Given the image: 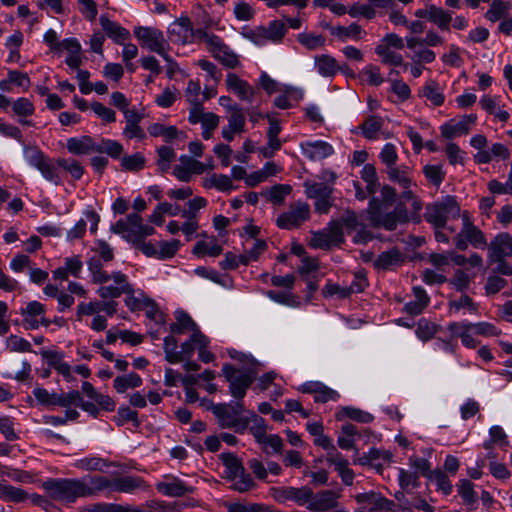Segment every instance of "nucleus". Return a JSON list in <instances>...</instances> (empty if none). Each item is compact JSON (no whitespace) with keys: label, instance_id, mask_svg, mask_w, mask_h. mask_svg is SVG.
I'll use <instances>...</instances> for the list:
<instances>
[{"label":"nucleus","instance_id":"f257e3e1","mask_svg":"<svg viewBox=\"0 0 512 512\" xmlns=\"http://www.w3.org/2000/svg\"><path fill=\"white\" fill-rule=\"evenodd\" d=\"M211 410L223 429H233L236 433H244L249 426V418L242 415V402L212 404Z\"/></svg>","mask_w":512,"mask_h":512},{"label":"nucleus","instance_id":"f03ea898","mask_svg":"<svg viewBox=\"0 0 512 512\" xmlns=\"http://www.w3.org/2000/svg\"><path fill=\"white\" fill-rule=\"evenodd\" d=\"M489 259L497 263V271L512 275V236L500 233L488 245Z\"/></svg>","mask_w":512,"mask_h":512},{"label":"nucleus","instance_id":"7ed1b4c3","mask_svg":"<svg viewBox=\"0 0 512 512\" xmlns=\"http://www.w3.org/2000/svg\"><path fill=\"white\" fill-rule=\"evenodd\" d=\"M111 231L121 235L132 244L139 239L155 234L154 227L143 224L142 217L138 213H131L125 219L118 220L111 226Z\"/></svg>","mask_w":512,"mask_h":512},{"label":"nucleus","instance_id":"20e7f679","mask_svg":"<svg viewBox=\"0 0 512 512\" xmlns=\"http://www.w3.org/2000/svg\"><path fill=\"white\" fill-rule=\"evenodd\" d=\"M222 373L229 383L230 394L236 399H242L253 383L257 371L251 368L237 369L226 363L222 367Z\"/></svg>","mask_w":512,"mask_h":512},{"label":"nucleus","instance_id":"39448f33","mask_svg":"<svg viewBox=\"0 0 512 512\" xmlns=\"http://www.w3.org/2000/svg\"><path fill=\"white\" fill-rule=\"evenodd\" d=\"M460 216V207L452 196H447L440 202L428 205L425 212L427 222L434 225L436 229H442L446 226L449 218Z\"/></svg>","mask_w":512,"mask_h":512},{"label":"nucleus","instance_id":"423d86ee","mask_svg":"<svg viewBox=\"0 0 512 512\" xmlns=\"http://www.w3.org/2000/svg\"><path fill=\"white\" fill-rule=\"evenodd\" d=\"M43 488L49 497L62 502H74L82 497L80 479H48Z\"/></svg>","mask_w":512,"mask_h":512},{"label":"nucleus","instance_id":"0eeeda50","mask_svg":"<svg viewBox=\"0 0 512 512\" xmlns=\"http://www.w3.org/2000/svg\"><path fill=\"white\" fill-rule=\"evenodd\" d=\"M461 219L462 228L454 238L456 248L466 250L469 244L475 248H485L487 246L486 237L484 233L473 224L467 211L461 214Z\"/></svg>","mask_w":512,"mask_h":512},{"label":"nucleus","instance_id":"6e6552de","mask_svg":"<svg viewBox=\"0 0 512 512\" xmlns=\"http://www.w3.org/2000/svg\"><path fill=\"white\" fill-rule=\"evenodd\" d=\"M133 34L139 40L141 46L151 52L161 56L169 50V44L163 32L155 27L136 26Z\"/></svg>","mask_w":512,"mask_h":512},{"label":"nucleus","instance_id":"1a4fd4ad","mask_svg":"<svg viewBox=\"0 0 512 512\" xmlns=\"http://www.w3.org/2000/svg\"><path fill=\"white\" fill-rule=\"evenodd\" d=\"M270 496L278 503L285 504L292 501L298 506H305L312 497V489L308 486L292 487L279 486L269 489Z\"/></svg>","mask_w":512,"mask_h":512},{"label":"nucleus","instance_id":"9d476101","mask_svg":"<svg viewBox=\"0 0 512 512\" xmlns=\"http://www.w3.org/2000/svg\"><path fill=\"white\" fill-rule=\"evenodd\" d=\"M310 218V206L305 202H295L289 209L280 214L276 224L281 229L291 230L300 227Z\"/></svg>","mask_w":512,"mask_h":512},{"label":"nucleus","instance_id":"9b49d317","mask_svg":"<svg viewBox=\"0 0 512 512\" xmlns=\"http://www.w3.org/2000/svg\"><path fill=\"white\" fill-rule=\"evenodd\" d=\"M370 220L375 227H382L388 231H393L399 224L408 222L409 217L406 207L398 204L392 212L385 214L371 210Z\"/></svg>","mask_w":512,"mask_h":512},{"label":"nucleus","instance_id":"f8f14e48","mask_svg":"<svg viewBox=\"0 0 512 512\" xmlns=\"http://www.w3.org/2000/svg\"><path fill=\"white\" fill-rule=\"evenodd\" d=\"M113 284L102 285L98 288L97 293L103 299L118 298L123 294H132L133 286L128 282L127 276L120 271L110 274Z\"/></svg>","mask_w":512,"mask_h":512},{"label":"nucleus","instance_id":"ddd939ff","mask_svg":"<svg viewBox=\"0 0 512 512\" xmlns=\"http://www.w3.org/2000/svg\"><path fill=\"white\" fill-rule=\"evenodd\" d=\"M360 512H387L392 509L393 502L377 492H365L355 496Z\"/></svg>","mask_w":512,"mask_h":512},{"label":"nucleus","instance_id":"4468645a","mask_svg":"<svg viewBox=\"0 0 512 512\" xmlns=\"http://www.w3.org/2000/svg\"><path fill=\"white\" fill-rule=\"evenodd\" d=\"M168 37L174 43L185 44L195 37L191 20L188 17H181L168 27Z\"/></svg>","mask_w":512,"mask_h":512},{"label":"nucleus","instance_id":"2eb2a0df","mask_svg":"<svg viewBox=\"0 0 512 512\" xmlns=\"http://www.w3.org/2000/svg\"><path fill=\"white\" fill-rule=\"evenodd\" d=\"M227 89L234 93L241 101L252 103L256 90L245 80L233 73L226 78Z\"/></svg>","mask_w":512,"mask_h":512},{"label":"nucleus","instance_id":"dca6fc26","mask_svg":"<svg viewBox=\"0 0 512 512\" xmlns=\"http://www.w3.org/2000/svg\"><path fill=\"white\" fill-rule=\"evenodd\" d=\"M476 120L475 114L463 116L459 121L450 120L441 126V135L446 139H453L462 134H468Z\"/></svg>","mask_w":512,"mask_h":512},{"label":"nucleus","instance_id":"f3484780","mask_svg":"<svg viewBox=\"0 0 512 512\" xmlns=\"http://www.w3.org/2000/svg\"><path fill=\"white\" fill-rule=\"evenodd\" d=\"M82 497L96 495L102 491L112 492V478L95 475L80 479Z\"/></svg>","mask_w":512,"mask_h":512},{"label":"nucleus","instance_id":"a211bd4d","mask_svg":"<svg viewBox=\"0 0 512 512\" xmlns=\"http://www.w3.org/2000/svg\"><path fill=\"white\" fill-rule=\"evenodd\" d=\"M339 494L332 490H324L314 494L307 503V509L314 512H324L335 508L338 504Z\"/></svg>","mask_w":512,"mask_h":512},{"label":"nucleus","instance_id":"6ab92c4d","mask_svg":"<svg viewBox=\"0 0 512 512\" xmlns=\"http://www.w3.org/2000/svg\"><path fill=\"white\" fill-rule=\"evenodd\" d=\"M330 178L331 182H316L306 180L303 184L306 196L314 200L329 198V196H331L334 191L333 184L336 179V174L331 172Z\"/></svg>","mask_w":512,"mask_h":512},{"label":"nucleus","instance_id":"aec40b11","mask_svg":"<svg viewBox=\"0 0 512 512\" xmlns=\"http://www.w3.org/2000/svg\"><path fill=\"white\" fill-rule=\"evenodd\" d=\"M67 150L74 155H87L97 153V141L90 136L73 137L67 140Z\"/></svg>","mask_w":512,"mask_h":512},{"label":"nucleus","instance_id":"412c9836","mask_svg":"<svg viewBox=\"0 0 512 512\" xmlns=\"http://www.w3.org/2000/svg\"><path fill=\"white\" fill-rule=\"evenodd\" d=\"M466 326H468L467 321L451 322L447 325V330L450 332L451 338H460L466 348L474 349L479 342L473 337L475 335L473 331Z\"/></svg>","mask_w":512,"mask_h":512},{"label":"nucleus","instance_id":"4be33fe9","mask_svg":"<svg viewBox=\"0 0 512 512\" xmlns=\"http://www.w3.org/2000/svg\"><path fill=\"white\" fill-rule=\"evenodd\" d=\"M303 154L312 161L321 160L333 154V147L324 141H307L301 144Z\"/></svg>","mask_w":512,"mask_h":512},{"label":"nucleus","instance_id":"5701e85b","mask_svg":"<svg viewBox=\"0 0 512 512\" xmlns=\"http://www.w3.org/2000/svg\"><path fill=\"white\" fill-rule=\"evenodd\" d=\"M145 488V482L139 476L126 475L112 478V492L133 493L136 490Z\"/></svg>","mask_w":512,"mask_h":512},{"label":"nucleus","instance_id":"b1692460","mask_svg":"<svg viewBox=\"0 0 512 512\" xmlns=\"http://www.w3.org/2000/svg\"><path fill=\"white\" fill-rule=\"evenodd\" d=\"M100 24L106 35L117 44H124L130 38V32L127 29L104 15L100 17Z\"/></svg>","mask_w":512,"mask_h":512},{"label":"nucleus","instance_id":"393cba45","mask_svg":"<svg viewBox=\"0 0 512 512\" xmlns=\"http://www.w3.org/2000/svg\"><path fill=\"white\" fill-rule=\"evenodd\" d=\"M159 493L169 497H181L192 491L181 480L176 478L167 479L156 484Z\"/></svg>","mask_w":512,"mask_h":512},{"label":"nucleus","instance_id":"a878e982","mask_svg":"<svg viewBox=\"0 0 512 512\" xmlns=\"http://www.w3.org/2000/svg\"><path fill=\"white\" fill-rule=\"evenodd\" d=\"M176 321L170 325V331L174 335H182L188 331L200 332L196 323L193 319L183 310H177L175 312Z\"/></svg>","mask_w":512,"mask_h":512},{"label":"nucleus","instance_id":"bb28decb","mask_svg":"<svg viewBox=\"0 0 512 512\" xmlns=\"http://www.w3.org/2000/svg\"><path fill=\"white\" fill-rule=\"evenodd\" d=\"M43 357L47 359L48 365L61 374L67 382L75 380L71 366L63 361V354L59 352H44Z\"/></svg>","mask_w":512,"mask_h":512},{"label":"nucleus","instance_id":"cd10ccee","mask_svg":"<svg viewBox=\"0 0 512 512\" xmlns=\"http://www.w3.org/2000/svg\"><path fill=\"white\" fill-rule=\"evenodd\" d=\"M287 33L285 24L279 20L271 21L267 27H260L257 36L274 43L280 42Z\"/></svg>","mask_w":512,"mask_h":512},{"label":"nucleus","instance_id":"c85d7f7f","mask_svg":"<svg viewBox=\"0 0 512 512\" xmlns=\"http://www.w3.org/2000/svg\"><path fill=\"white\" fill-rule=\"evenodd\" d=\"M314 64L317 72L323 77H333L338 71L343 70L336 59L328 54L315 56Z\"/></svg>","mask_w":512,"mask_h":512},{"label":"nucleus","instance_id":"c756f323","mask_svg":"<svg viewBox=\"0 0 512 512\" xmlns=\"http://www.w3.org/2000/svg\"><path fill=\"white\" fill-rule=\"evenodd\" d=\"M404 262L401 252L394 248L382 252L374 261V266L379 270H389L400 266Z\"/></svg>","mask_w":512,"mask_h":512},{"label":"nucleus","instance_id":"7c9ffc66","mask_svg":"<svg viewBox=\"0 0 512 512\" xmlns=\"http://www.w3.org/2000/svg\"><path fill=\"white\" fill-rule=\"evenodd\" d=\"M413 294L415 299L405 304L404 311L407 314L417 316L428 306L430 299L426 291L421 287H414Z\"/></svg>","mask_w":512,"mask_h":512},{"label":"nucleus","instance_id":"2f4dec72","mask_svg":"<svg viewBox=\"0 0 512 512\" xmlns=\"http://www.w3.org/2000/svg\"><path fill=\"white\" fill-rule=\"evenodd\" d=\"M195 38L204 42L206 44V48L210 53H212L213 56L217 53H220L221 50L226 46L220 37L214 34H209L203 29H198L195 31Z\"/></svg>","mask_w":512,"mask_h":512},{"label":"nucleus","instance_id":"473e14b6","mask_svg":"<svg viewBox=\"0 0 512 512\" xmlns=\"http://www.w3.org/2000/svg\"><path fill=\"white\" fill-rule=\"evenodd\" d=\"M429 21L435 24L440 30L449 31L452 14L441 7L431 4Z\"/></svg>","mask_w":512,"mask_h":512},{"label":"nucleus","instance_id":"72a5a7b5","mask_svg":"<svg viewBox=\"0 0 512 512\" xmlns=\"http://www.w3.org/2000/svg\"><path fill=\"white\" fill-rule=\"evenodd\" d=\"M292 191V187L288 184H276L261 192L270 202L275 205H280L284 202L286 196Z\"/></svg>","mask_w":512,"mask_h":512},{"label":"nucleus","instance_id":"f704fd0d","mask_svg":"<svg viewBox=\"0 0 512 512\" xmlns=\"http://www.w3.org/2000/svg\"><path fill=\"white\" fill-rule=\"evenodd\" d=\"M222 251V246L217 243V240L214 237L210 242L198 241L192 250L193 254L197 257H217L222 253Z\"/></svg>","mask_w":512,"mask_h":512},{"label":"nucleus","instance_id":"c9c22d12","mask_svg":"<svg viewBox=\"0 0 512 512\" xmlns=\"http://www.w3.org/2000/svg\"><path fill=\"white\" fill-rule=\"evenodd\" d=\"M203 185L205 188H216L222 192H229L234 189L232 179L224 174H212L204 179Z\"/></svg>","mask_w":512,"mask_h":512},{"label":"nucleus","instance_id":"e433bc0d","mask_svg":"<svg viewBox=\"0 0 512 512\" xmlns=\"http://www.w3.org/2000/svg\"><path fill=\"white\" fill-rule=\"evenodd\" d=\"M141 385L142 379L137 373L118 376L113 382V386L118 393H125L128 389H134Z\"/></svg>","mask_w":512,"mask_h":512},{"label":"nucleus","instance_id":"4c0bfd02","mask_svg":"<svg viewBox=\"0 0 512 512\" xmlns=\"http://www.w3.org/2000/svg\"><path fill=\"white\" fill-rule=\"evenodd\" d=\"M421 95L427 98L434 106H441L445 96L435 80H429L422 88Z\"/></svg>","mask_w":512,"mask_h":512},{"label":"nucleus","instance_id":"58836bf2","mask_svg":"<svg viewBox=\"0 0 512 512\" xmlns=\"http://www.w3.org/2000/svg\"><path fill=\"white\" fill-rule=\"evenodd\" d=\"M102 261L97 256H92L87 261L88 270L92 275V281L98 284H104L110 280V274L103 270Z\"/></svg>","mask_w":512,"mask_h":512},{"label":"nucleus","instance_id":"ea45409f","mask_svg":"<svg viewBox=\"0 0 512 512\" xmlns=\"http://www.w3.org/2000/svg\"><path fill=\"white\" fill-rule=\"evenodd\" d=\"M28 498V493L9 484H0V499L9 502L20 503Z\"/></svg>","mask_w":512,"mask_h":512},{"label":"nucleus","instance_id":"a19ab883","mask_svg":"<svg viewBox=\"0 0 512 512\" xmlns=\"http://www.w3.org/2000/svg\"><path fill=\"white\" fill-rule=\"evenodd\" d=\"M448 306L450 313H458L461 309L467 310L469 314H476L478 312L477 304L466 294L461 295L456 300H451Z\"/></svg>","mask_w":512,"mask_h":512},{"label":"nucleus","instance_id":"79ce46f5","mask_svg":"<svg viewBox=\"0 0 512 512\" xmlns=\"http://www.w3.org/2000/svg\"><path fill=\"white\" fill-rule=\"evenodd\" d=\"M148 132L153 137H163L165 141L170 142L182 134L175 126H165L154 123L148 127Z\"/></svg>","mask_w":512,"mask_h":512},{"label":"nucleus","instance_id":"37998d69","mask_svg":"<svg viewBox=\"0 0 512 512\" xmlns=\"http://www.w3.org/2000/svg\"><path fill=\"white\" fill-rule=\"evenodd\" d=\"M510 7L511 6L509 2L504 0H493L490 8L485 13V17L491 22H496L500 19H503L504 16L508 14Z\"/></svg>","mask_w":512,"mask_h":512},{"label":"nucleus","instance_id":"c03bdc74","mask_svg":"<svg viewBox=\"0 0 512 512\" xmlns=\"http://www.w3.org/2000/svg\"><path fill=\"white\" fill-rule=\"evenodd\" d=\"M383 126V119L380 116L372 115L366 118L361 125L363 135L367 139H376L378 132Z\"/></svg>","mask_w":512,"mask_h":512},{"label":"nucleus","instance_id":"a18cd8bd","mask_svg":"<svg viewBox=\"0 0 512 512\" xmlns=\"http://www.w3.org/2000/svg\"><path fill=\"white\" fill-rule=\"evenodd\" d=\"M223 465L225 466V474L228 479L232 480L239 473H242L244 466L241 461L232 453L222 454Z\"/></svg>","mask_w":512,"mask_h":512},{"label":"nucleus","instance_id":"49530a36","mask_svg":"<svg viewBox=\"0 0 512 512\" xmlns=\"http://www.w3.org/2000/svg\"><path fill=\"white\" fill-rule=\"evenodd\" d=\"M231 481V488L240 493L250 491L256 487L255 481L252 476L246 472L245 468L242 470V473H239V475L235 476Z\"/></svg>","mask_w":512,"mask_h":512},{"label":"nucleus","instance_id":"de8ad7c7","mask_svg":"<svg viewBox=\"0 0 512 512\" xmlns=\"http://www.w3.org/2000/svg\"><path fill=\"white\" fill-rule=\"evenodd\" d=\"M331 33L344 41L347 38L360 39L363 33L361 26L352 23L348 27L336 26L331 29Z\"/></svg>","mask_w":512,"mask_h":512},{"label":"nucleus","instance_id":"09e8293b","mask_svg":"<svg viewBox=\"0 0 512 512\" xmlns=\"http://www.w3.org/2000/svg\"><path fill=\"white\" fill-rule=\"evenodd\" d=\"M259 444L267 455L282 453L284 446L282 438L276 434L268 435Z\"/></svg>","mask_w":512,"mask_h":512},{"label":"nucleus","instance_id":"8fccbe9b","mask_svg":"<svg viewBox=\"0 0 512 512\" xmlns=\"http://www.w3.org/2000/svg\"><path fill=\"white\" fill-rule=\"evenodd\" d=\"M245 115L242 108L234 104L232 108V112H230V116L228 117V126L231 130L236 131L237 133H242L245 130Z\"/></svg>","mask_w":512,"mask_h":512},{"label":"nucleus","instance_id":"3c124183","mask_svg":"<svg viewBox=\"0 0 512 512\" xmlns=\"http://www.w3.org/2000/svg\"><path fill=\"white\" fill-rule=\"evenodd\" d=\"M192 340L197 344L199 359L204 363H209L214 359V355L207 350L208 338L201 332L192 334Z\"/></svg>","mask_w":512,"mask_h":512},{"label":"nucleus","instance_id":"603ef678","mask_svg":"<svg viewBox=\"0 0 512 512\" xmlns=\"http://www.w3.org/2000/svg\"><path fill=\"white\" fill-rule=\"evenodd\" d=\"M387 174L392 182L399 184L403 189H408L412 185V178L407 170L395 166L387 169Z\"/></svg>","mask_w":512,"mask_h":512},{"label":"nucleus","instance_id":"864d4df0","mask_svg":"<svg viewBox=\"0 0 512 512\" xmlns=\"http://www.w3.org/2000/svg\"><path fill=\"white\" fill-rule=\"evenodd\" d=\"M459 495L462 497L463 502L469 508H473L475 503L477 502V494L474 491V485L467 479H463L460 481Z\"/></svg>","mask_w":512,"mask_h":512},{"label":"nucleus","instance_id":"5fc2aeb1","mask_svg":"<svg viewBox=\"0 0 512 512\" xmlns=\"http://www.w3.org/2000/svg\"><path fill=\"white\" fill-rule=\"evenodd\" d=\"M376 54L382 58L385 64L400 66L403 64V57L401 54L392 51L388 46L380 44L375 49Z\"/></svg>","mask_w":512,"mask_h":512},{"label":"nucleus","instance_id":"6e6d98bb","mask_svg":"<svg viewBox=\"0 0 512 512\" xmlns=\"http://www.w3.org/2000/svg\"><path fill=\"white\" fill-rule=\"evenodd\" d=\"M58 167L57 161L53 162L47 158L38 170L46 180L59 185L61 183V177L58 172Z\"/></svg>","mask_w":512,"mask_h":512},{"label":"nucleus","instance_id":"4d7b16f0","mask_svg":"<svg viewBox=\"0 0 512 512\" xmlns=\"http://www.w3.org/2000/svg\"><path fill=\"white\" fill-rule=\"evenodd\" d=\"M177 347L178 342L173 335L164 338L163 348L165 352V359L171 364L179 363L182 361L181 355L178 354Z\"/></svg>","mask_w":512,"mask_h":512},{"label":"nucleus","instance_id":"13d9d810","mask_svg":"<svg viewBox=\"0 0 512 512\" xmlns=\"http://www.w3.org/2000/svg\"><path fill=\"white\" fill-rule=\"evenodd\" d=\"M267 243L261 239H254L252 247L242 254V265H248L251 261L258 260L259 256L266 250Z\"/></svg>","mask_w":512,"mask_h":512},{"label":"nucleus","instance_id":"bf43d9fd","mask_svg":"<svg viewBox=\"0 0 512 512\" xmlns=\"http://www.w3.org/2000/svg\"><path fill=\"white\" fill-rule=\"evenodd\" d=\"M361 178L366 182L367 194L372 195L378 187V178L376 169L371 164H366L361 171Z\"/></svg>","mask_w":512,"mask_h":512},{"label":"nucleus","instance_id":"052dcab7","mask_svg":"<svg viewBox=\"0 0 512 512\" xmlns=\"http://www.w3.org/2000/svg\"><path fill=\"white\" fill-rule=\"evenodd\" d=\"M429 480L434 482L437 485V489L445 495H449L452 492V483L444 471L440 469L432 471L429 473Z\"/></svg>","mask_w":512,"mask_h":512},{"label":"nucleus","instance_id":"680f3d73","mask_svg":"<svg viewBox=\"0 0 512 512\" xmlns=\"http://www.w3.org/2000/svg\"><path fill=\"white\" fill-rule=\"evenodd\" d=\"M252 422V425L249 427L251 434L254 436L257 443H260L265 437H267V425L265 420L256 415L252 414L249 419V423Z\"/></svg>","mask_w":512,"mask_h":512},{"label":"nucleus","instance_id":"e2e57ef3","mask_svg":"<svg viewBox=\"0 0 512 512\" xmlns=\"http://www.w3.org/2000/svg\"><path fill=\"white\" fill-rule=\"evenodd\" d=\"M97 144L99 149L97 153H106L112 158H118L123 152V146L114 140L100 139Z\"/></svg>","mask_w":512,"mask_h":512},{"label":"nucleus","instance_id":"0e129e2a","mask_svg":"<svg viewBox=\"0 0 512 512\" xmlns=\"http://www.w3.org/2000/svg\"><path fill=\"white\" fill-rule=\"evenodd\" d=\"M228 512H272V509L261 503H230L227 505Z\"/></svg>","mask_w":512,"mask_h":512},{"label":"nucleus","instance_id":"69168bd1","mask_svg":"<svg viewBox=\"0 0 512 512\" xmlns=\"http://www.w3.org/2000/svg\"><path fill=\"white\" fill-rule=\"evenodd\" d=\"M57 165L69 172L75 180H79L83 176L84 169L80 162L75 159L59 158L57 159Z\"/></svg>","mask_w":512,"mask_h":512},{"label":"nucleus","instance_id":"338daca9","mask_svg":"<svg viewBox=\"0 0 512 512\" xmlns=\"http://www.w3.org/2000/svg\"><path fill=\"white\" fill-rule=\"evenodd\" d=\"M468 329H471L475 335L490 337L498 336L501 332L493 324L488 322L471 323L467 321Z\"/></svg>","mask_w":512,"mask_h":512},{"label":"nucleus","instance_id":"774afa93","mask_svg":"<svg viewBox=\"0 0 512 512\" xmlns=\"http://www.w3.org/2000/svg\"><path fill=\"white\" fill-rule=\"evenodd\" d=\"M415 332L419 339L422 341H428L436 334L437 327L434 323L426 319H420Z\"/></svg>","mask_w":512,"mask_h":512}]
</instances>
